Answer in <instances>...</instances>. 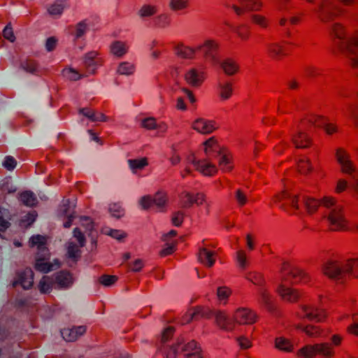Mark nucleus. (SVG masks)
Masks as SVG:
<instances>
[{"label": "nucleus", "mask_w": 358, "mask_h": 358, "mask_svg": "<svg viewBox=\"0 0 358 358\" xmlns=\"http://www.w3.org/2000/svg\"><path fill=\"white\" fill-rule=\"evenodd\" d=\"M282 283L278 287V293L282 299L290 303L297 302L301 297L299 290L286 287V284H297L309 281V276L299 268L292 267L289 262H283L281 267Z\"/></svg>", "instance_id": "1"}, {"label": "nucleus", "mask_w": 358, "mask_h": 358, "mask_svg": "<svg viewBox=\"0 0 358 358\" xmlns=\"http://www.w3.org/2000/svg\"><path fill=\"white\" fill-rule=\"evenodd\" d=\"M203 145L205 146L204 151L208 160L219 157L218 166L222 171L230 172L233 169L231 156L224 153L215 137H211L206 141Z\"/></svg>", "instance_id": "2"}, {"label": "nucleus", "mask_w": 358, "mask_h": 358, "mask_svg": "<svg viewBox=\"0 0 358 358\" xmlns=\"http://www.w3.org/2000/svg\"><path fill=\"white\" fill-rule=\"evenodd\" d=\"M322 22H329L341 16L344 10L336 3L335 0H321L315 10Z\"/></svg>", "instance_id": "3"}, {"label": "nucleus", "mask_w": 358, "mask_h": 358, "mask_svg": "<svg viewBox=\"0 0 358 358\" xmlns=\"http://www.w3.org/2000/svg\"><path fill=\"white\" fill-rule=\"evenodd\" d=\"M331 231H338L348 229V222L345 218L343 208L337 206L332 209L328 217Z\"/></svg>", "instance_id": "4"}, {"label": "nucleus", "mask_w": 358, "mask_h": 358, "mask_svg": "<svg viewBox=\"0 0 358 358\" xmlns=\"http://www.w3.org/2000/svg\"><path fill=\"white\" fill-rule=\"evenodd\" d=\"M76 205L73 204L69 199L64 198L58 207L57 216L61 219H66L63 223L64 228H69L76 217Z\"/></svg>", "instance_id": "5"}, {"label": "nucleus", "mask_w": 358, "mask_h": 358, "mask_svg": "<svg viewBox=\"0 0 358 358\" xmlns=\"http://www.w3.org/2000/svg\"><path fill=\"white\" fill-rule=\"evenodd\" d=\"M196 52H201L205 60L213 65L219 62L218 44L213 40L206 41L196 48Z\"/></svg>", "instance_id": "6"}, {"label": "nucleus", "mask_w": 358, "mask_h": 358, "mask_svg": "<svg viewBox=\"0 0 358 358\" xmlns=\"http://www.w3.org/2000/svg\"><path fill=\"white\" fill-rule=\"evenodd\" d=\"M335 51L338 52L355 55L358 52V31L354 33L345 41H334Z\"/></svg>", "instance_id": "7"}, {"label": "nucleus", "mask_w": 358, "mask_h": 358, "mask_svg": "<svg viewBox=\"0 0 358 358\" xmlns=\"http://www.w3.org/2000/svg\"><path fill=\"white\" fill-rule=\"evenodd\" d=\"M266 54L273 61L280 62L289 56L285 42H273L266 45Z\"/></svg>", "instance_id": "8"}, {"label": "nucleus", "mask_w": 358, "mask_h": 358, "mask_svg": "<svg viewBox=\"0 0 358 358\" xmlns=\"http://www.w3.org/2000/svg\"><path fill=\"white\" fill-rule=\"evenodd\" d=\"M16 276L17 279L12 282L13 287L20 285L24 289H29L33 287L34 273L30 267L17 272Z\"/></svg>", "instance_id": "9"}, {"label": "nucleus", "mask_w": 358, "mask_h": 358, "mask_svg": "<svg viewBox=\"0 0 358 358\" xmlns=\"http://www.w3.org/2000/svg\"><path fill=\"white\" fill-rule=\"evenodd\" d=\"M345 262L340 261H327L322 267L323 273L331 279H338L344 273Z\"/></svg>", "instance_id": "10"}, {"label": "nucleus", "mask_w": 358, "mask_h": 358, "mask_svg": "<svg viewBox=\"0 0 358 358\" xmlns=\"http://www.w3.org/2000/svg\"><path fill=\"white\" fill-rule=\"evenodd\" d=\"M54 282L55 288L58 289H67L74 283L73 274L69 270L63 269L55 274Z\"/></svg>", "instance_id": "11"}, {"label": "nucleus", "mask_w": 358, "mask_h": 358, "mask_svg": "<svg viewBox=\"0 0 358 358\" xmlns=\"http://www.w3.org/2000/svg\"><path fill=\"white\" fill-rule=\"evenodd\" d=\"M234 321L239 324H252L256 322L255 312L246 308H238L234 315Z\"/></svg>", "instance_id": "12"}, {"label": "nucleus", "mask_w": 358, "mask_h": 358, "mask_svg": "<svg viewBox=\"0 0 358 358\" xmlns=\"http://www.w3.org/2000/svg\"><path fill=\"white\" fill-rule=\"evenodd\" d=\"M87 331L85 325L73 326L72 327H66L61 330V335L63 339L66 342H75Z\"/></svg>", "instance_id": "13"}, {"label": "nucleus", "mask_w": 358, "mask_h": 358, "mask_svg": "<svg viewBox=\"0 0 358 358\" xmlns=\"http://www.w3.org/2000/svg\"><path fill=\"white\" fill-rule=\"evenodd\" d=\"M336 158L341 165L342 173L352 174L355 171L352 162L350 159V155L345 149L343 148H338L336 151Z\"/></svg>", "instance_id": "14"}, {"label": "nucleus", "mask_w": 358, "mask_h": 358, "mask_svg": "<svg viewBox=\"0 0 358 358\" xmlns=\"http://www.w3.org/2000/svg\"><path fill=\"white\" fill-rule=\"evenodd\" d=\"M50 253L45 252L42 253H37L35 263L34 265V268L43 273H48L53 270V264L50 262Z\"/></svg>", "instance_id": "15"}, {"label": "nucleus", "mask_w": 358, "mask_h": 358, "mask_svg": "<svg viewBox=\"0 0 358 358\" xmlns=\"http://www.w3.org/2000/svg\"><path fill=\"white\" fill-rule=\"evenodd\" d=\"M191 162L195 166V169L205 176H213L217 173L216 166L208 162L207 159L196 160L195 156L192 155V159Z\"/></svg>", "instance_id": "16"}, {"label": "nucleus", "mask_w": 358, "mask_h": 358, "mask_svg": "<svg viewBox=\"0 0 358 358\" xmlns=\"http://www.w3.org/2000/svg\"><path fill=\"white\" fill-rule=\"evenodd\" d=\"M99 52L94 50L90 51L84 55L83 66L88 73L95 74L96 73V66L102 62V61H99Z\"/></svg>", "instance_id": "17"}, {"label": "nucleus", "mask_w": 358, "mask_h": 358, "mask_svg": "<svg viewBox=\"0 0 358 358\" xmlns=\"http://www.w3.org/2000/svg\"><path fill=\"white\" fill-rule=\"evenodd\" d=\"M193 129L202 134H210L216 130L218 127L215 121L206 120L203 118L196 120L192 126Z\"/></svg>", "instance_id": "18"}, {"label": "nucleus", "mask_w": 358, "mask_h": 358, "mask_svg": "<svg viewBox=\"0 0 358 358\" xmlns=\"http://www.w3.org/2000/svg\"><path fill=\"white\" fill-rule=\"evenodd\" d=\"M215 322L217 325L222 330L232 331L235 328V322L232 321L225 313L218 310L215 314Z\"/></svg>", "instance_id": "19"}, {"label": "nucleus", "mask_w": 358, "mask_h": 358, "mask_svg": "<svg viewBox=\"0 0 358 358\" xmlns=\"http://www.w3.org/2000/svg\"><path fill=\"white\" fill-rule=\"evenodd\" d=\"M260 295L265 308L272 314L278 315L280 313L279 308L268 292L262 288L260 289Z\"/></svg>", "instance_id": "20"}, {"label": "nucleus", "mask_w": 358, "mask_h": 358, "mask_svg": "<svg viewBox=\"0 0 358 358\" xmlns=\"http://www.w3.org/2000/svg\"><path fill=\"white\" fill-rule=\"evenodd\" d=\"M186 83L192 87H200L204 81L202 73H199L197 69H191L184 76Z\"/></svg>", "instance_id": "21"}, {"label": "nucleus", "mask_w": 358, "mask_h": 358, "mask_svg": "<svg viewBox=\"0 0 358 358\" xmlns=\"http://www.w3.org/2000/svg\"><path fill=\"white\" fill-rule=\"evenodd\" d=\"M189 319L187 322H190L193 320H199L200 318H210L213 315V312L203 306H196L192 310L188 311Z\"/></svg>", "instance_id": "22"}, {"label": "nucleus", "mask_w": 358, "mask_h": 358, "mask_svg": "<svg viewBox=\"0 0 358 358\" xmlns=\"http://www.w3.org/2000/svg\"><path fill=\"white\" fill-rule=\"evenodd\" d=\"M78 113L83 115L91 122H106L107 117L103 113H98L90 108H81Z\"/></svg>", "instance_id": "23"}, {"label": "nucleus", "mask_w": 358, "mask_h": 358, "mask_svg": "<svg viewBox=\"0 0 358 358\" xmlns=\"http://www.w3.org/2000/svg\"><path fill=\"white\" fill-rule=\"evenodd\" d=\"M185 196L187 198V201L184 202L183 208H190L194 204L202 205L206 201V195L203 193L192 194L189 192H186Z\"/></svg>", "instance_id": "24"}, {"label": "nucleus", "mask_w": 358, "mask_h": 358, "mask_svg": "<svg viewBox=\"0 0 358 358\" xmlns=\"http://www.w3.org/2000/svg\"><path fill=\"white\" fill-rule=\"evenodd\" d=\"M220 66L224 73L229 76L236 74L240 70L239 64L231 58L223 60L220 64Z\"/></svg>", "instance_id": "25"}, {"label": "nucleus", "mask_w": 358, "mask_h": 358, "mask_svg": "<svg viewBox=\"0 0 358 358\" xmlns=\"http://www.w3.org/2000/svg\"><path fill=\"white\" fill-rule=\"evenodd\" d=\"M53 287L55 288L54 279L49 275H43L38 283V290L43 294H50Z\"/></svg>", "instance_id": "26"}, {"label": "nucleus", "mask_w": 358, "mask_h": 358, "mask_svg": "<svg viewBox=\"0 0 358 358\" xmlns=\"http://www.w3.org/2000/svg\"><path fill=\"white\" fill-rule=\"evenodd\" d=\"M296 148H307L312 145V139L305 132H299L292 138Z\"/></svg>", "instance_id": "27"}, {"label": "nucleus", "mask_w": 358, "mask_h": 358, "mask_svg": "<svg viewBox=\"0 0 358 358\" xmlns=\"http://www.w3.org/2000/svg\"><path fill=\"white\" fill-rule=\"evenodd\" d=\"M215 252L206 248H201L199 252V260L206 266L210 268L215 264Z\"/></svg>", "instance_id": "28"}, {"label": "nucleus", "mask_w": 358, "mask_h": 358, "mask_svg": "<svg viewBox=\"0 0 358 358\" xmlns=\"http://www.w3.org/2000/svg\"><path fill=\"white\" fill-rule=\"evenodd\" d=\"M316 355L327 358H331L335 355V351L331 343H315Z\"/></svg>", "instance_id": "29"}, {"label": "nucleus", "mask_w": 358, "mask_h": 358, "mask_svg": "<svg viewBox=\"0 0 358 358\" xmlns=\"http://www.w3.org/2000/svg\"><path fill=\"white\" fill-rule=\"evenodd\" d=\"M62 75L69 81H78L87 76V73H81L77 69L66 66L62 71Z\"/></svg>", "instance_id": "30"}, {"label": "nucleus", "mask_w": 358, "mask_h": 358, "mask_svg": "<svg viewBox=\"0 0 358 358\" xmlns=\"http://www.w3.org/2000/svg\"><path fill=\"white\" fill-rule=\"evenodd\" d=\"M275 348L285 352H292L294 349L292 341L282 336L275 338Z\"/></svg>", "instance_id": "31"}, {"label": "nucleus", "mask_w": 358, "mask_h": 358, "mask_svg": "<svg viewBox=\"0 0 358 358\" xmlns=\"http://www.w3.org/2000/svg\"><path fill=\"white\" fill-rule=\"evenodd\" d=\"M128 48L125 42L120 41H113L110 46V52L117 57H122L127 52Z\"/></svg>", "instance_id": "32"}, {"label": "nucleus", "mask_w": 358, "mask_h": 358, "mask_svg": "<svg viewBox=\"0 0 358 358\" xmlns=\"http://www.w3.org/2000/svg\"><path fill=\"white\" fill-rule=\"evenodd\" d=\"M301 319H307L309 321L317 322H324L327 317L326 312L324 310L314 308L311 313L305 314L300 317Z\"/></svg>", "instance_id": "33"}, {"label": "nucleus", "mask_w": 358, "mask_h": 358, "mask_svg": "<svg viewBox=\"0 0 358 358\" xmlns=\"http://www.w3.org/2000/svg\"><path fill=\"white\" fill-rule=\"evenodd\" d=\"M30 243L33 246H38V252L42 253L45 252H49L48 247L46 246V238L45 236L42 235H35L32 236L30 238Z\"/></svg>", "instance_id": "34"}, {"label": "nucleus", "mask_w": 358, "mask_h": 358, "mask_svg": "<svg viewBox=\"0 0 358 358\" xmlns=\"http://www.w3.org/2000/svg\"><path fill=\"white\" fill-rule=\"evenodd\" d=\"M152 199L154 206L160 211H164L168 201L166 193L159 191L155 194Z\"/></svg>", "instance_id": "35"}, {"label": "nucleus", "mask_w": 358, "mask_h": 358, "mask_svg": "<svg viewBox=\"0 0 358 358\" xmlns=\"http://www.w3.org/2000/svg\"><path fill=\"white\" fill-rule=\"evenodd\" d=\"M344 273L358 278V258L349 259L345 262Z\"/></svg>", "instance_id": "36"}, {"label": "nucleus", "mask_w": 358, "mask_h": 358, "mask_svg": "<svg viewBox=\"0 0 358 358\" xmlns=\"http://www.w3.org/2000/svg\"><path fill=\"white\" fill-rule=\"evenodd\" d=\"M331 34L336 38V41H345L346 40V30L345 27L339 23L336 22L331 26ZM336 39L334 40V41Z\"/></svg>", "instance_id": "37"}, {"label": "nucleus", "mask_w": 358, "mask_h": 358, "mask_svg": "<svg viewBox=\"0 0 358 358\" xmlns=\"http://www.w3.org/2000/svg\"><path fill=\"white\" fill-rule=\"evenodd\" d=\"M296 356L299 358H315L317 356L315 345H304L297 351Z\"/></svg>", "instance_id": "38"}, {"label": "nucleus", "mask_w": 358, "mask_h": 358, "mask_svg": "<svg viewBox=\"0 0 358 358\" xmlns=\"http://www.w3.org/2000/svg\"><path fill=\"white\" fill-rule=\"evenodd\" d=\"M250 21L252 24L262 29H267L270 26L269 20L264 15L260 14H252L250 15Z\"/></svg>", "instance_id": "39"}, {"label": "nucleus", "mask_w": 358, "mask_h": 358, "mask_svg": "<svg viewBox=\"0 0 358 358\" xmlns=\"http://www.w3.org/2000/svg\"><path fill=\"white\" fill-rule=\"evenodd\" d=\"M196 52V49L194 50L183 45H180L176 47V55L183 59H192Z\"/></svg>", "instance_id": "40"}, {"label": "nucleus", "mask_w": 358, "mask_h": 358, "mask_svg": "<svg viewBox=\"0 0 358 358\" xmlns=\"http://www.w3.org/2000/svg\"><path fill=\"white\" fill-rule=\"evenodd\" d=\"M220 96L222 100L229 99L233 94V84L227 82L219 85Z\"/></svg>", "instance_id": "41"}, {"label": "nucleus", "mask_w": 358, "mask_h": 358, "mask_svg": "<svg viewBox=\"0 0 358 358\" xmlns=\"http://www.w3.org/2000/svg\"><path fill=\"white\" fill-rule=\"evenodd\" d=\"M298 171L303 175H308L313 171L310 160L306 157L300 159L297 162Z\"/></svg>", "instance_id": "42"}, {"label": "nucleus", "mask_w": 358, "mask_h": 358, "mask_svg": "<svg viewBox=\"0 0 358 358\" xmlns=\"http://www.w3.org/2000/svg\"><path fill=\"white\" fill-rule=\"evenodd\" d=\"M201 348L199 344L195 340H192L187 343H182L180 347V351L184 353L185 357L189 353L194 352Z\"/></svg>", "instance_id": "43"}, {"label": "nucleus", "mask_w": 358, "mask_h": 358, "mask_svg": "<svg viewBox=\"0 0 358 358\" xmlns=\"http://www.w3.org/2000/svg\"><path fill=\"white\" fill-rule=\"evenodd\" d=\"M241 6H244L248 11H258L262 7L261 0H238Z\"/></svg>", "instance_id": "44"}, {"label": "nucleus", "mask_w": 358, "mask_h": 358, "mask_svg": "<svg viewBox=\"0 0 358 358\" xmlns=\"http://www.w3.org/2000/svg\"><path fill=\"white\" fill-rule=\"evenodd\" d=\"M303 202L306 210L309 214L315 213L318 207L321 205L320 201L311 197H305Z\"/></svg>", "instance_id": "45"}, {"label": "nucleus", "mask_w": 358, "mask_h": 358, "mask_svg": "<svg viewBox=\"0 0 358 358\" xmlns=\"http://www.w3.org/2000/svg\"><path fill=\"white\" fill-rule=\"evenodd\" d=\"M65 0H56L51 4L48 9V13L51 15H60L64 8Z\"/></svg>", "instance_id": "46"}, {"label": "nucleus", "mask_w": 358, "mask_h": 358, "mask_svg": "<svg viewBox=\"0 0 358 358\" xmlns=\"http://www.w3.org/2000/svg\"><path fill=\"white\" fill-rule=\"evenodd\" d=\"M38 216L36 210L27 213L20 220V225L24 228L29 227L36 220Z\"/></svg>", "instance_id": "47"}, {"label": "nucleus", "mask_w": 358, "mask_h": 358, "mask_svg": "<svg viewBox=\"0 0 358 358\" xmlns=\"http://www.w3.org/2000/svg\"><path fill=\"white\" fill-rule=\"evenodd\" d=\"M135 66L133 64L128 62H121L117 68V73L120 75L129 76L134 73Z\"/></svg>", "instance_id": "48"}, {"label": "nucleus", "mask_w": 358, "mask_h": 358, "mask_svg": "<svg viewBox=\"0 0 358 358\" xmlns=\"http://www.w3.org/2000/svg\"><path fill=\"white\" fill-rule=\"evenodd\" d=\"M327 119L325 117L322 115H308L305 119L304 122H307L308 123H310L315 127H323L324 124L325 123Z\"/></svg>", "instance_id": "49"}, {"label": "nucleus", "mask_w": 358, "mask_h": 358, "mask_svg": "<svg viewBox=\"0 0 358 358\" xmlns=\"http://www.w3.org/2000/svg\"><path fill=\"white\" fill-rule=\"evenodd\" d=\"M128 163L130 168L134 170L143 169L148 165V160L147 157H142L140 159H129Z\"/></svg>", "instance_id": "50"}, {"label": "nucleus", "mask_w": 358, "mask_h": 358, "mask_svg": "<svg viewBox=\"0 0 358 358\" xmlns=\"http://www.w3.org/2000/svg\"><path fill=\"white\" fill-rule=\"evenodd\" d=\"M246 278L255 285L264 286L265 284L264 278L260 273L250 272L247 274Z\"/></svg>", "instance_id": "51"}, {"label": "nucleus", "mask_w": 358, "mask_h": 358, "mask_svg": "<svg viewBox=\"0 0 358 358\" xmlns=\"http://www.w3.org/2000/svg\"><path fill=\"white\" fill-rule=\"evenodd\" d=\"M157 12L156 6L150 4L143 5L138 11L139 15L141 17H151L155 15Z\"/></svg>", "instance_id": "52"}, {"label": "nucleus", "mask_w": 358, "mask_h": 358, "mask_svg": "<svg viewBox=\"0 0 358 358\" xmlns=\"http://www.w3.org/2000/svg\"><path fill=\"white\" fill-rule=\"evenodd\" d=\"M20 201L27 206H34L35 205L36 198L32 192L24 191L20 194Z\"/></svg>", "instance_id": "53"}, {"label": "nucleus", "mask_w": 358, "mask_h": 358, "mask_svg": "<svg viewBox=\"0 0 358 358\" xmlns=\"http://www.w3.org/2000/svg\"><path fill=\"white\" fill-rule=\"evenodd\" d=\"M22 67L25 71L34 74L37 72L38 63L33 59H27L22 64Z\"/></svg>", "instance_id": "54"}, {"label": "nucleus", "mask_w": 358, "mask_h": 358, "mask_svg": "<svg viewBox=\"0 0 358 358\" xmlns=\"http://www.w3.org/2000/svg\"><path fill=\"white\" fill-rule=\"evenodd\" d=\"M303 332L310 337H317L322 334V330L319 326L308 324L303 327Z\"/></svg>", "instance_id": "55"}, {"label": "nucleus", "mask_w": 358, "mask_h": 358, "mask_svg": "<svg viewBox=\"0 0 358 358\" xmlns=\"http://www.w3.org/2000/svg\"><path fill=\"white\" fill-rule=\"evenodd\" d=\"M181 343L177 341L176 343L169 346L166 350V358H177L178 350H180V347Z\"/></svg>", "instance_id": "56"}, {"label": "nucleus", "mask_w": 358, "mask_h": 358, "mask_svg": "<svg viewBox=\"0 0 358 358\" xmlns=\"http://www.w3.org/2000/svg\"><path fill=\"white\" fill-rule=\"evenodd\" d=\"M118 278L116 275L103 274L99 278V282L104 286L108 287L115 284Z\"/></svg>", "instance_id": "57"}, {"label": "nucleus", "mask_w": 358, "mask_h": 358, "mask_svg": "<svg viewBox=\"0 0 358 358\" xmlns=\"http://www.w3.org/2000/svg\"><path fill=\"white\" fill-rule=\"evenodd\" d=\"M141 125L143 128L148 130H153L158 128L157 120L153 117L143 119Z\"/></svg>", "instance_id": "58"}, {"label": "nucleus", "mask_w": 358, "mask_h": 358, "mask_svg": "<svg viewBox=\"0 0 358 358\" xmlns=\"http://www.w3.org/2000/svg\"><path fill=\"white\" fill-rule=\"evenodd\" d=\"M231 294V289L226 286L219 287L217 289V296L220 301H227Z\"/></svg>", "instance_id": "59"}, {"label": "nucleus", "mask_w": 358, "mask_h": 358, "mask_svg": "<svg viewBox=\"0 0 358 358\" xmlns=\"http://www.w3.org/2000/svg\"><path fill=\"white\" fill-rule=\"evenodd\" d=\"M236 33L238 36L243 41H247L250 37V29L249 27L242 24L236 28Z\"/></svg>", "instance_id": "60"}, {"label": "nucleus", "mask_w": 358, "mask_h": 358, "mask_svg": "<svg viewBox=\"0 0 358 358\" xmlns=\"http://www.w3.org/2000/svg\"><path fill=\"white\" fill-rule=\"evenodd\" d=\"M175 331V327L172 326H169L168 327L165 328L162 333V343H164L171 340L174 335Z\"/></svg>", "instance_id": "61"}, {"label": "nucleus", "mask_w": 358, "mask_h": 358, "mask_svg": "<svg viewBox=\"0 0 358 358\" xmlns=\"http://www.w3.org/2000/svg\"><path fill=\"white\" fill-rule=\"evenodd\" d=\"M177 241H175L171 243L166 244L165 248H164L160 252L159 255L161 257H166L168 255H172L176 250Z\"/></svg>", "instance_id": "62"}, {"label": "nucleus", "mask_w": 358, "mask_h": 358, "mask_svg": "<svg viewBox=\"0 0 358 358\" xmlns=\"http://www.w3.org/2000/svg\"><path fill=\"white\" fill-rule=\"evenodd\" d=\"M170 6L174 10H182L187 7L188 0H171Z\"/></svg>", "instance_id": "63"}, {"label": "nucleus", "mask_w": 358, "mask_h": 358, "mask_svg": "<svg viewBox=\"0 0 358 358\" xmlns=\"http://www.w3.org/2000/svg\"><path fill=\"white\" fill-rule=\"evenodd\" d=\"M185 214L181 211L175 212L172 216V224L176 227H180L182 225L184 221Z\"/></svg>", "instance_id": "64"}]
</instances>
